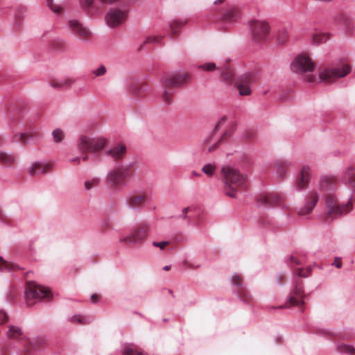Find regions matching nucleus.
<instances>
[{
  "mask_svg": "<svg viewBox=\"0 0 355 355\" xmlns=\"http://www.w3.org/2000/svg\"><path fill=\"white\" fill-rule=\"evenodd\" d=\"M239 297L245 303H250L252 302V296L245 286H240L236 290Z\"/></svg>",
  "mask_w": 355,
  "mask_h": 355,
  "instance_id": "nucleus-31",
  "label": "nucleus"
},
{
  "mask_svg": "<svg viewBox=\"0 0 355 355\" xmlns=\"http://www.w3.org/2000/svg\"><path fill=\"white\" fill-rule=\"evenodd\" d=\"M311 179V172L309 166H304L299 176L296 179L295 187L297 190L305 189L308 187Z\"/></svg>",
  "mask_w": 355,
  "mask_h": 355,
  "instance_id": "nucleus-20",
  "label": "nucleus"
},
{
  "mask_svg": "<svg viewBox=\"0 0 355 355\" xmlns=\"http://www.w3.org/2000/svg\"><path fill=\"white\" fill-rule=\"evenodd\" d=\"M123 355H148L141 349L137 348L134 345H128L124 347L123 351Z\"/></svg>",
  "mask_w": 355,
  "mask_h": 355,
  "instance_id": "nucleus-32",
  "label": "nucleus"
},
{
  "mask_svg": "<svg viewBox=\"0 0 355 355\" xmlns=\"http://www.w3.org/2000/svg\"><path fill=\"white\" fill-rule=\"evenodd\" d=\"M198 69L202 71L208 72L214 71L216 69H220V67H217L214 62H206L198 65Z\"/></svg>",
  "mask_w": 355,
  "mask_h": 355,
  "instance_id": "nucleus-38",
  "label": "nucleus"
},
{
  "mask_svg": "<svg viewBox=\"0 0 355 355\" xmlns=\"http://www.w3.org/2000/svg\"><path fill=\"white\" fill-rule=\"evenodd\" d=\"M338 350L340 352H343V353L349 354L350 355H354L355 354V348L353 346H351V345H340L338 347Z\"/></svg>",
  "mask_w": 355,
  "mask_h": 355,
  "instance_id": "nucleus-43",
  "label": "nucleus"
},
{
  "mask_svg": "<svg viewBox=\"0 0 355 355\" xmlns=\"http://www.w3.org/2000/svg\"><path fill=\"white\" fill-rule=\"evenodd\" d=\"M79 159H80V158H79V157H77V158L73 159L71 161H72V162H76V161H77V162H78V161H79Z\"/></svg>",
  "mask_w": 355,
  "mask_h": 355,
  "instance_id": "nucleus-63",
  "label": "nucleus"
},
{
  "mask_svg": "<svg viewBox=\"0 0 355 355\" xmlns=\"http://www.w3.org/2000/svg\"><path fill=\"white\" fill-rule=\"evenodd\" d=\"M99 299V296L97 294H93L92 296H91V300L93 302H96Z\"/></svg>",
  "mask_w": 355,
  "mask_h": 355,
  "instance_id": "nucleus-57",
  "label": "nucleus"
},
{
  "mask_svg": "<svg viewBox=\"0 0 355 355\" xmlns=\"http://www.w3.org/2000/svg\"><path fill=\"white\" fill-rule=\"evenodd\" d=\"M292 71L298 74H306L305 80L308 82H314L316 77L312 74H308L315 69V64L309 56L305 53L298 55L291 64Z\"/></svg>",
  "mask_w": 355,
  "mask_h": 355,
  "instance_id": "nucleus-4",
  "label": "nucleus"
},
{
  "mask_svg": "<svg viewBox=\"0 0 355 355\" xmlns=\"http://www.w3.org/2000/svg\"><path fill=\"white\" fill-rule=\"evenodd\" d=\"M40 136V132L36 129H33L28 132L21 133L15 136L16 141H19L23 144H26L29 141L33 140Z\"/></svg>",
  "mask_w": 355,
  "mask_h": 355,
  "instance_id": "nucleus-25",
  "label": "nucleus"
},
{
  "mask_svg": "<svg viewBox=\"0 0 355 355\" xmlns=\"http://www.w3.org/2000/svg\"><path fill=\"white\" fill-rule=\"evenodd\" d=\"M100 183V179L94 178L92 180H87L85 182V187L87 190H90L92 188L96 187Z\"/></svg>",
  "mask_w": 355,
  "mask_h": 355,
  "instance_id": "nucleus-44",
  "label": "nucleus"
},
{
  "mask_svg": "<svg viewBox=\"0 0 355 355\" xmlns=\"http://www.w3.org/2000/svg\"><path fill=\"white\" fill-rule=\"evenodd\" d=\"M221 69V80L229 84H235L236 80L234 79V73L233 71L227 66L223 65Z\"/></svg>",
  "mask_w": 355,
  "mask_h": 355,
  "instance_id": "nucleus-26",
  "label": "nucleus"
},
{
  "mask_svg": "<svg viewBox=\"0 0 355 355\" xmlns=\"http://www.w3.org/2000/svg\"><path fill=\"white\" fill-rule=\"evenodd\" d=\"M47 6L55 13L61 12L62 8L59 6H55L53 0H46Z\"/></svg>",
  "mask_w": 355,
  "mask_h": 355,
  "instance_id": "nucleus-48",
  "label": "nucleus"
},
{
  "mask_svg": "<svg viewBox=\"0 0 355 355\" xmlns=\"http://www.w3.org/2000/svg\"><path fill=\"white\" fill-rule=\"evenodd\" d=\"M335 20L337 23L342 24L348 34H352L355 28L354 22L352 17L345 13L338 15Z\"/></svg>",
  "mask_w": 355,
  "mask_h": 355,
  "instance_id": "nucleus-22",
  "label": "nucleus"
},
{
  "mask_svg": "<svg viewBox=\"0 0 355 355\" xmlns=\"http://www.w3.org/2000/svg\"><path fill=\"white\" fill-rule=\"evenodd\" d=\"M186 24L185 21L182 20H174L171 22L170 27H171V34L172 36H175L178 33V29L182 27Z\"/></svg>",
  "mask_w": 355,
  "mask_h": 355,
  "instance_id": "nucleus-37",
  "label": "nucleus"
},
{
  "mask_svg": "<svg viewBox=\"0 0 355 355\" xmlns=\"http://www.w3.org/2000/svg\"><path fill=\"white\" fill-rule=\"evenodd\" d=\"M8 320V315L3 310H0V325L5 324Z\"/></svg>",
  "mask_w": 355,
  "mask_h": 355,
  "instance_id": "nucleus-50",
  "label": "nucleus"
},
{
  "mask_svg": "<svg viewBox=\"0 0 355 355\" xmlns=\"http://www.w3.org/2000/svg\"><path fill=\"white\" fill-rule=\"evenodd\" d=\"M304 290L302 282L296 281L295 288L293 291L291 292L288 301L282 306H280L279 309H287L291 306H298L300 307L304 304Z\"/></svg>",
  "mask_w": 355,
  "mask_h": 355,
  "instance_id": "nucleus-12",
  "label": "nucleus"
},
{
  "mask_svg": "<svg viewBox=\"0 0 355 355\" xmlns=\"http://www.w3.org/2000/svg\"><path fill=\"white\" fill-rule=\"evenodd\" d=\"M311 267H307L306 269H304V268H297V275L301 277H308L309 275L311 273Z\"/></svg>",
  "mask_w": 355,
  "mask_h": 355,
  "instance_id": "nucleus-46",
  "label": "nucleus"
},
{
  "mask_svg": "<svg viewBox=\"0 0 355 355\" xmlns=\"http://www.w3.org/2000/svg\"><path fill=\"white\" fill-rule=\"evenodd\" d=\"M19 267L12 263H9L3 260L1 257H0V270L6 269L8 270H15L18 269Z\"/></svg>",
  "mask_w": 355,
  "mask_h": 355,
  "instance_id": "nucleus-39",
  "label": "nucleus"
},
{
  "mask_svg": "<svg viewBox=\"0 0 355 355\" xmlns=\"http://www.w3.org/2000/svg\"><path fill=\"white\" fill-rule=\"evenodd\" d=\"M288 166V163L283 160L278 161L275 164V168L279 178H283L285 177Z\"/></svg>",
  "mask_w": 355,
  "mask_h": 355,
  "instance_id": "nucleus-30",
  "label": "nucleus"
},
{
  "mask_svg": "<svg viewBox=\"0 0 355 355\" xmlns=\"http://www.w3.org/2000/svg\"><path fill=\"white\" fill-rule=\"evenodd\" d=\"M189 210H190L189 207H185V208L183 209V210H182V218H187V213L189 212Z\"/></svg>",
  "mask_w": 355,
  "mask_h": 355,
  "instance_id": "nucleus-56",
  "label": "nucleus"
},
{
  "mask_svg": "<svg viewBox=\"0 0 355 355\" xmlns=\"http://www.w3.org/2000/svg\"><path fill=\"white\" fill-rule=\"evenodd\" d=\"M53 141L55 143H60L63 141L64 138V132L61 129L57 128L52 132Z\"/></svg>",
  "mask_w": 355,
  "mask_h": 355,
  "instance_id": "nucleus-41",
  "label": "nucleus"
},
{
  "mask_svg": "<svg viewBox=\"0 0 355 355\" xmlns=\"http://www.w3.org/2000/svg\"><path fill=\"white\" fill-rule=\"evenodd\" d=\"M319 196L316 191H310L306 196L304 207L298 211V214L305 216L310 214L316 205Z\"/></svg>",
  "mask_w": 355,
  "mask_h": 355,
  "instance_id": "nucleus-19",
  "label": "nucleus"
},
{
  "mask_svg": "<svg viewBox=\"0 0 355 355\" xmlns=\"http://www.w3.org/2000/svg\"><path fill=\"white\" fill-rule=\"evenodd\" d=\"M329 38V35L327 33H315L312 35L311 42L313 44L319 45L326 42Z\"/></svg>",
  "mask_w": 355,
  "mask_h": 355,
  "instance_id": "nucleus-34",
  "label": "nucleus"
},
{
  "mask_svg": "<svg viewBox=\"0 0 355 355\" xmlns=\"http://www.w3.org/2000/svg\"><path fill=\"white\" fill-rule=\"evenodd\" d=\"M7 336L11 339H18L22 336V331L20 327L10 325L7 331Z\"/></svg>",
  "mask_w": 355,
  "mask_h": 355,
  "instance_id": "nucleus-33",
  "label": "nucleus"
},
{
  "mask_svg": "<svg viewBox=\"0 0 355 355\" xmlns=\"http://www.w3.org/2000/svg\"><path fill=\"white\" fill-rule=\"evenodd\" d=\"M191 175L192 176H196V177H200L201 175L198 173H197L196 171H193L191 173Z\"/></svg>",
  "mask_w": 355,
  "mask_h": 355,
  "instance_id": "nucleus-59",
  "label": "nucleus"
},
{
  "mask_svg": "<svg viewBox=\"0 0 355 355\" xmlns=\"http://www.w3.org/2000/svg\"><path fill=\"white\" fill-rule=\"evenodd\" d=\"M163 38H164V36H158V35L148 36V37H147L146 38L145 41L141 45L139 49H141L142 48V46L144 45H145L146 44H149V43H158V44H160L161 42L162 41Z\"/></svg>",
  "mask_w": 355,
  "mask_h": 355,
  "instance_id": "nucleus-42",
  "label": "nucleus"
},
{
  "mask_svg": "<svg viewBox=\"0 0 355 355\" xmlns=\"http://www.w3.org/2000/svg\"><path fill=\"white\" fill-rule=\"evenodd\" d=\"M291 261L292 262H294L297 265L302 264V261L298 258L295 257L294 255L291 256Z\"/></svg>",
  "mask_w": 355,
  "mask_h": 355,
  "instance_id": "nucleus-54",
  "label": "nucleus"
},
{
  "mask_svg": "<svg viewBox=\"0 0 355 355\" xmlns=\"http://www.w3.org/2000/svg\"><path fill=\"white\" fill-rule=\"evenodd\" d=\"M168 241H162V242H153V245L155 247L159 248L161 250H164L167 245H169Z\"/></svg>",
  "mask_w": 355,
  "mask_h": 355,
  "instance_id": "nucleus-51",
  "label": "nucleus"
},
{
  "mask_svg": "<svg viewBox=\"0 0 355 355\" xmlns=\"http://www.w3.org/2000/svg\"><path fill=\"white\" fill-rule=\"evenodd\" d=\"M106 71H107L106 67L104 65H101L98 68H97L96 69L92 71V73L96 76H101L105 75Z\"/></svg>",
  "mask_w": 355,
  "mask_h": 355,
  "instance_id": "nucleus-49",
  "label": "nucleus"
},
{
  "mask_svg": "<svg viewBox=\"0 0 355 355\" xmlns=\"http://www.w3.org/2000/svg\"><path fill=\"white\" fill-rule=\"evenodd\" d=\"M278 281L279 284H282L284 282V277L282 275L278 276Z\"/></svg>",
  "mask_w": 355,
  "mask_h": 355,
  "instance_id": "nucleus-58",
  "label": "nucleus"
},
{
  "mask_svg": "<svg viewBox=\"0 0 355 355\" xmlns=\"http://www.w3.org/2000/svg\"><path fill=\"white\" fill-rule=\"evenodd\" d=\"M150 85L146 82L134 83L130 87L132 95L137 98L145 96L150 92Z\"/></svg>",
  "mask_w": 355,
  "mask_h": 355,
  "instance_id": "nucleus-21",
  "label": "nucleus"
},
{
  "mask_svg": "<svg viewBox=\"0 0 355 355\" xmlns=\"http://www.w3.org/2000/svg\"><path fill=\"white\" fill-rule=\"evenodd\" d=\"M71 322L72 323H78L80 324H89V322L87 320V319L82 315H73L70 319Z\"/></svg>",
  "mask_w": 355,
  "mask_h": 355,
  "instance_id": "nucleus-45",
  "label": "nucleus"
},
{
  "mask_svg": "<svg viewBox=\"0 0 355 355\" xmlns=\"http://www.w3.org/2000/svg\"><path fill=\"white\" fill-rule=\"evenodd\" d=\"M53 45L56 49H61L63 47V43L61 42H53Z\"/></svg>",
  "mask_w": 355,
  "mask_h": 355,
  "instance_id": "nucleus-53",
  "label": "nucleus"
},
{
  "mask_svg": "<svg viewBox=\"0 0 355 355\" xmlns=\"http://www.w3.org/2000/svg\"><path fill=\"white\" fill-rule=\"evenodd\" d=\"M52 168L53 164H42L39 162H35L32 165L29 171V173L31 175H39L42 174H46L49 173L52 170Z\"/></svg>",
  "mask_w": 355,
  "mask_h": 355,
  "instance_id": "nucleus-24",
  "label": "nucleus"
},
{
  "mask_svg": "<svg viewBox=\"0 0 355 355\" xmlns=\"http://www.w3.org/2000/svg\"><path fill=\"white\" fill-rule=\"evenodd\" d=\"M223 191L225 195L236 198V193L244 190L247 187V175L231 166H224L221 169Z\"/></svg>",
  "mask_w": 355,
  "mask_h": 355,
  "instance_id": "nucleus-1",
  "label": "nucleus"
},
{
  "mask_svg": "<svg viewBox=\"0 0 355 355\" xmlns=\"http://www.w3.org/2000/svg\"><path fill=\"white\" fill-rule=\"evenodd\" d=\"M80 6L81 8L89 15H93L92 8L94 0H80Z\"/></svg>",
  "mask_w": 355,
  "mask_h": 355,
  "instance_id": "nucleus-36",
  "label": "nucleus"
},
{
  "mask_svg": "<svg viewBox=\"0 0 355 355\" xmlns=\"http://www.w3.org/2000/svg\"><path fill=\"white\" fill-rule=\"evenodd\" d=\"M148 198L146 192H137L129 196L126 204L131 209H138L144 206Z\"/></svg>",
  "mask_w": 355,
  "mask_h": 355,
  "instance_id": "nucleus-18",
  "label": "nucleus"
},
{
  "mask_svg": "<svg viewBox=\"0 0 355 355\" xmlns=\"http://www.w3.org/2000/svg\"><path fill=\"white\" fill-rule=\"evenodd\" d=\"M352 67L347 63H341L335 67H325L319 71V78L324 83H331L338 78H343L349 74Z\"/></svg>",
  "mask_w": 355,
  "mask_h": 355,
  "instance_id": "nucleus-5",
  "label": "nucleus"
},
{
  "mask_svg": "<svg viewBox=\"0 0 355 355\" xmlns=\"http://www.w3.org/2000/svg\"><path fill=\"white\" fill-rule=\"evenodd\" d=\"M327 216L328 217L336 218L345 215L353 209L352 199H349L345 204L340 205L338 203L336 197L332 194L326 196Z\"/></svg>",
  "mask_w": 355,
  "mask_h": 355,
  "instance_id": "nucleus-6",
  "label": "nucleus"
},
{
  "mask_svg": "<svg viewBox=\"0 0 355 355\" xmlns=\"http://www.w3.org/2000/svg\"><path fill=\"white\" fill-rule=\"evenodd\" d=\"M334 264L336 266V268H340L342 266L341 259L338 257H336L334 259Z\"/></svg>",
  "mask_w": 355,
  "mask_h": 355,
  "instance_id": "nucleus-52",
  "label": "nucleus"
},
{
  "mask_svg": "<svg viewBox=\"0 0 355 355\" xmlns=\"http://www.w3.org/2000/svg\"><path fill=\"white\" fill-rule=\"evenodd\" d=\"M106 144L107 139L104 137L89 138L83 135L78 139V148L83 153H96L101 150Z\"/></svg>",
  "mask_w": 355,
  "mask_h": 355,
  "instance_id": "nucleus-9",
  "label": "nucleus"
},
{
  "mask_svg": "<svg viewBox=\"0 0 355 355\" xmlns=\"http://www.w3.org/2000/svg\"><path fill=\"white\" fill-rule=\"evenodd\" d=\"M250 29L253 40L258 42L266 39L269 33L270 27L266 22L255 20L250 24Z\"/></svg>",
  "mask_w": 355,
  "mask_h": 355,
  "instance_id": "nucleus-15",
  "label": "nucleus"
},
{
  "mask_svg": "<svg viewBox=\"0 0 355 355\" xmlns=\"http://www.w3.org/2000/svg\"><path fill=\"white\" fill-rule=\"evenodd\" d=\"M171 269V266H166L164 268V270H169Z\"/></svg>",
  "mask_w": 355,
  "mask_h": 355,
  "instance_id": "nucleus-62",
  "label": "nucleus"
},
{
  "mask_svg": "<svg viewBox=\"0 0 355 355\" xmlns=\"http://www.w3.org/2000/svg\"><path fill=\"white\" fill-rule=\"evenodd\" d=\"M216 169V166L213 164H207L202 168V171L205 173L209 177H211L214 175Z\"/></svg>",
  "mask_w": 355,
  "mask_h": 355,
  "instance_id": "nucleus-40",
  "label": "nucleus"
},
{
  "mask_svg": "<svg viewBox=\"0 0 355 355\" xmlns=\"http://www.w3.org/2000/svg\"><path fill=\"white\" fill-rule=\"evenodd\" d=\"M126 17V12L119 9H113L107 14L105 19L109 26L115 27L122 24Z\"/></svg>",
  "mask_w": 355,
  "mask_h": 355,
  "instance_id": "nucleus-16",
  "label": "nucleus"
},
{
  "mask_svg": "<svg viewBox=\"0 0 355 355\" xmlns=\"http://www.w3.org/2000/svg\"><path fill=\"white\" fill-rule=\"evenodd\" d=\"M227 120V117L226 116H222L218 120L217 123L216 124L214 129L212 133L211 134V135L209 136L204 141L203 145H204L205 149L207 150L208 152H211V151L214 150L218 147V145L220 141H222L224 139H225L226 138L230 137V135H231L230 131L227 130L224 132V134L222 135V137L218 141L214 142V140H213L214 135L219 130V129L221 128V126L223 125L226 123Z\"/></svg>",
  "mask_w": 355,
  "mask_h": 355,
  "instance_id": "nucleus-11",
  "label": "nucleus"
},
{
  "mask_svg": "<svg viewBox=\"0 0 355 355\" xmlns=\"http://www.w3.org/2000/svg\"><path fill=\"white\" fill-rule=\"evenodd\" d=\"M232 283L234 285L236 286L238 288L243 286V277L239 275H235L232 277Z\"/></svg>",
  "mask_w": 355,
  "mask_h": 355,
  "instance_id": "nucleus-47",
  "label": "nucleus"
},
{
  "mask_svg": "<svg viewBox=\"0 0 355 355\" xmlns=\"http://www.w3.org/2000/svg\"><path fill=\"white\" fill-rule=\"evenodd\" d=\"M26 304L28 306L35 303V300L43 298H51L52 295L50 291L44 287H42L33 282L26 283L25 292Z\"/></svg>",
  "mask_w": 355,
  "mask_h": 355,
  "instance_id": "nucleus-7",
  "label": "nucleus"
},
{
  "mask_svg": "<svg viewBox=\"0 0 355 355\" xmlns=\"http://www.w3.org/2000/svg\"><path fill=\"white\" fill-rule=\"evenodd\" d=\"M259 78L257 72L250 71L245 73L237 78L236 86L241 96H249L252 93L250 85Z\"/></svg>",
  "mask_w": 355,
  "mask_h": 355,
  "instance_id": "nucleus-10",
  "label": "nucleus"
},
{
  "mask_svg": "<svg viewBox=\"0 0 355 355\" xmlns=\"http://www.w3.org/2000/svg\"><path fill=\"white\" fill-rule=\"evenodd\" d=\"M83 160L85 162V161H87V159H88V155L86 154L84 156H83L82 157Z\"/></svg>",
  "mask_w": 355,
  "mask_h": 355,
  "instance_id": "nucleus-61",
  "label": "nucleus"
},
{
  "mask_svg": "<svg viewBox=\"0 0 355 355\" xmlns=\"http://www.w3.org/2000/svg\"><path fill=\"white\" fill-rule=\"evenodd\" d=\"M343 182L349 187L355 188V168L349 167L343 176Z\"/></svg>",
  "mask_w": 355,
  "mask_h": 355,
  "instance_id": "nucleus-28",
  "label": "nucleus"
},
{
  "mask_svg": "<svg viewBox=\"0 0 355 355\" xmlns=\"http://www.w3.org/2000/svg\"><path fill=\"white\" fill-rule=\"evenodd\" d=\"M337 180L334 177H323L320 182V189L322 191H331L334 189Z\"/></svg>",
  "mask_w": 355,
  "mask_h": 355,
  "instance_id": "nucleus-27",
  "label": "nucleus"
},
{
  "mask_svg": "<svg viewBox=\"0 0 355 355\" xmlns=\"http://www.w3.org/2000/svg\"><path fill=\"white\" fill-rule=\"evenodd\" d=\"M255 136L254 132H248L246 133L245 138L247 140H252L254 139Z\"/></svg>",
  "mask_w": 355,
  "mask_h": 355,
  "instance_id": "nucleus-55",
  "label": "nucleus"
},
{
  "mask_svg": "<svg viewBox=\"0 0 355 355\" xmlns=\"http://www.w3.org/2000/svg\"><path fill=\"white\" fill-rule=\"evenodd\" d=\"M126 153V147L124 144H117L107 151L106 155L111 157L114 161L121 160Z\"/></svg>",
  "mask_w": 355,
  "mask_h": 355,
  "instance_id": "nucleus-23",
  "label": "nucleus"
},
{
  "mask_svg": "<svg viewBox=\"0 0 355 355\" xmlns=\"http://www.w3.org/2000/svg\"><path fill=\"white\" fill-rule=\"evenodd\" d=\"M74 82L71 78H67L63 80L52 79L50 80V85L55 89H63L70 87Z\"/></svg>",
  "mask_w": 355,
  "mask_h": 355,
  "instance_id": "nucleus-29",
  "label": "nucleus"
},
{
  "mask_svg": "<svg viewBox=\"0 0 355 355\" xmlns=\"http://www.w3.org/2000/svg\"><path fill=\"white\" fill-rule=\"evenodd\" d=\"M241 8L239 6H229L223 10L221 19L228 23L235 22L241 18Z\"/></svg>",
  "mask_w": 355,
  "mask_h": 355,
  "instance_id": "nucleus-17",
  "label": "nucleus"
},
{
  "mask_svg": "<svg viewBox=\"0 0 355 355\" xmlns=\"http://www.w3.org/2000/svg\"><path fill=\"white\" fill-rule=\"evenodd\" d=\"M68 28L69 32L73 36L82 41H88L92 37L91 31L76 19L69 20L68 22Z\"/></svg>",
  "mask_w": 355,
  "mask_h": 355,
  "instance_id": "nucleus-14",
  "label": "nucleus"
},
{
  "mask_svg": "<svg viewBox=\"0 0 355 355\" xmlns=\"http://www.w3.org/2000/svg\"><path fill=\"white\" fill-rule=\"evenodd\" d=\"M132 175V172L130 165H121L109 171L106 177V181L111 189L119 190L127 184Z\"/></svg>",
  "mask_w": 355,
  "mask_h": 355,
  "instance_id": "nucleus-3",
  "label": "nucleus"
},
{
  "mask_svg": "<svg viewBox=\"0 0 355 355\" xmlns=\"http://www.w3.org/2000/svg\"><path fill=\"white\" fill-rule=\"evenodd\" d=\"M284 200L283 195L278 193H261L257 198L260 205L267 207H284Z\"/></svg>",
  "mask_w": 355,
  "mask_h": 355,
  "instance_id": "nucleus-13",
  "label": "nucleus"
},
{
  "mask_svg": "<svg viewBox=\"0 0 355 355\" xmlns=\"http://www.w3.org/2000/svg\"><path fill=\"white\" fill-rule=\"evenodd\" d=\"M225 0H216L214 3L215 4H220L224 2Z\"/></svg>",
  "mask_w": 355,
  "mask_h": 355,
  "instance_id": "nucleus-60",
  "label": "nucleus"
},
{
  "mask_svg": "<svg viewBox=\"0 0 355 355\" xmlns=\"http://www.w3.org/2000/svg\"><path fill=\"white\" fill-rule=\"evenodd\" d=\"M191 76L186 72H178L166 76L162 79V85L164 90L162 94V100L166 104L169 105L173 101V94L170 91L171 89L178 87L190 81Z\"/></svg>",
  "mask_w": 355,
  "mask_h": 355,
  "instance_id": "nucleus-2",
  "label": "nucleus"
},
{
  "mask_svg": "<svg viewBox=\"0 0 355 355\" xmlns=\"http://www.w3.org/2000/svg\"><path fill=\"white\" fill-rule=\"evenodd\" d=\"M15 162V158L12 155H8L3 152H0V163L7 166H12Z\"/></svg>",
  "mask_w": 355,
  "mask_h": 355,
  "instance_id": "nucleus-35",
  "label": "nucleus"
},
{
  "mask_svg": "<svg viewBox=\"0 0 355 355\" xmlns=\"http://www.w3.org/2000/svg\"><path fill=\"white\" fill-rule=\"evenodd\" d=\"M0 219H3V216L1 211H0Z\"/></svg>",
  "mask_w": 355,
  "mask_h": 355,
  "instance_id": "nucleus-64",
  "label": "nucleus"
},
{
  "mask_svg": "<svg viewBox=\"0 0 355 355\" xmlns=\"http://www.w3.org/2000/svg\"><path fill=\"white\" fill-rule=\"evenodd\" d=\"M150 225L144 222L137 224L133 229L131 234L120 239L121 243L131 244H142L147 239Z\"/></svg>",
  "mask_w": 355,
  "mask_h": 355,
  "instance_id": "nucleus-8",
  "label": "nucleus"
}]
</instances>
